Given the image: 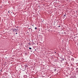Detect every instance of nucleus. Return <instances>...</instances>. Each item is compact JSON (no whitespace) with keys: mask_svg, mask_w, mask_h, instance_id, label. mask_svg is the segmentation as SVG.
Masks as SVG:
<instances>
[{"mask_svg":"<svg viewBox=\"0 0 78 78\" xmlns=\"http://www.w3.org/2000/svg\"><path fill=\"white\" fill-rule=\"evenodd\" d=\"M17 30H18L17 29H13V32H16V33H17Z\"/></svg>","mask_w":78,"mask_h":78,"instance_id":"nucleus-1","label":"nucleus"},{"mask_svg":"<svg viewBox=\"0 0 78 78\" xmlns=\"http://www.w3.org/2000/svg\"><path fill=\"white\" fill-rule=\"evenodd\" d=\"M24 66H25V68L28 67V65H25Z\"/></svg>","mask_w":78,"mask_h":78,"instance_id":"nucleus-2","label":"nucleus"},{"mask_svg":"<svg viewBox=\"0 0 78 78\" xmlns=\"http://www.w3.org/2000/svg\"><path fill=\"white\" fill-rule=\"evenodd\" d=\"M66 16V14L65 13V14L63 15V17H64L65 18V17Z\"/></svg>","mask_w":78,"mask_h":78,"instance_id":"nucleus-3","label":"nucleus"},{"mask_svg":"<svg viewBox=\"0 0 78 78\" xmlns=\"http://www.w3.org/2000/svg\"><path fill=\"white\" fill-rule=\"evenodd\" d=\"M23 69V71H24V70H26V68H25Z\"/></svg>","mask_w":78,"mask_h":78,"instance_id":"nucleus-4","label":"nucleus"},{"mask_svg":"<svg viewBox=\"0 0 78 78\" xmlns=\"http://www.w3.org/2000/svg\"><path fill=\"white\" fill-rule=\"evenodd\" d=\"M24 55L25 56H27V53H24Z\"/></svg>","mask_w":78,"mask_h":78,"instance_id":"nucleus-5","label":"nucleus"},{"mask_svg":"<svg viewBox=\"0 0 78 78\" xmlns=\"http://www.w3.org/2000/svg\"><path fill=\"white\" fill-rule=\"evenodd\" d=\"M57 70V69H56V68H55V69H54V71H56Z\"/></svg>","mask_w":78,"mask_h":78,"instance_id":"nucleus-6","label":"nucleus"},{"mask_svg":"<svg viewBox=\"0 0 78 78\" xmlns=\"http://www.w3.org/2000/svg\"><path fill=\"white\" fill-rule=\"evenodd\" d=\"M28 44L29 45H31V43H28Z\"/></svg>","mask_w":78,"mask_h":78,"instance_id":"nucleus-7","label":"nucleus"},{"mask_svg":"<svg viewBox=\"0 0 78 78\" xmlns=\"http://www.w3.org/2000/svg\"><path fill=\"white\" fill-rule=\"evenodd\" d=\"M29 50H31V48L29 47Z\"/></svg>","mask_w":78,"mask_h":78,"instance_id":"nucleus-8","label":"nucleus"},{"mask_svg":"<svg viewBox=\"0 0 78 78\" xmlns=\"http://www.w3.org/2000/svg\"><path fill=\"white\" fill-rule=\"evenodd\" d=\"M35 30H37V27H35Z\"/></svg>","mask_w":78,"mask_h":78,"instance_id":"nucleus-9","label":"nucleus"},{"mask_svg":"<svg viewBox=\"0 0 78 78\" xmlns=\"http://www.w3.org/2000/svg\"><path fill=\"white\" fill-rule=\"evenodd\" d=\"M62 61H64V58L62 59Z\"/></svg>","mask_w":78,"mask_h":78,"instance_id":"nucleus-10","label":"nucleus"},{"mask_svg":"<svg viewBox=\"0 0 78 78\" xmlns=\"http://www.w3.org/2000/svg\"><path fill=\"white\" fill-rule=\"evenodd\" d=\"M61 27V26H58V27Z\"/></svg>","mask_w":78,"mask_h":78,"instance_id":"nucleus-11","label":"nucleus"},{"mask_svg":"<svg viewBox=\"0 0 78 78\" xmlns=\"http://www.w3.org/2000/svg\"><path fill=\"white\" fill-rule=\"evenodd\" d=\"M16 34H17V33H16Z\"/></svg>","mask_w":78,"mask_h":78,"instance_id":"nucleus-12","label":"nucleus"},{"mask_svg":"<svg viewBox=\"0 0 78 78\" xmlns=\"http://www.w3.org/2000/svg\"><path fill=\"white\" fill-rule=\"evenodd\" d=\"M31 28H29V29H31Z\"/></svg>","mask_w":78,"mask_h":78,"instance_id":"nucleus-13","label":"nucleus"},{"mask_svg":"<svg viewBox=\"0 0 78 78\" xmlns=\"http://www.w3.org/2000/svg\"><path fill=\"white\" fill-rule=\"evenodd\" d=\"M38 7H40V6H39V5Z\"/></svg>","mask_w":78,"mask_h":78,"instance_id":"nucleus-14","label":"nucleus"},{"mask_svg":"<svg viewBox=\"0 0 78 78\" xmlns=\"http://www.w3.org/2000/svg\"><path fill=\"white\" fill-rule=\"evenodd\" d=\"M8 12L9 13V12L8 11Z\"/></svg>","mask_w":78,"mask_h":78,"instance_id":"nucleus-15","label":"nucleus"},{"mask_svg":"<svg viewBox=\"0 0 78 78\" xmlns=\"http://www.w3.org/2000/svg\"><path fill=\"white\" fill-rule=\"evenodd\" d=\"M73 60H74V59H73Z\"/></svg>","mask_w":78,"mask_h":78,"instance_id":"nucleus-16","label":"nucleus"},{"mask_svg":"<svg viewBox=\"0 0 78 78\" xmlns=\"http://www.w3.org/2000/svg\"><path fill=\"white\" fill-rule=\"evenodd\" d=\"M35 51H36V49H35Z\"/></svg>","mask_w":78,"mask_h":78,"instance_id":"nucleus-17","label":"nucleus"},{"mask_svg":"<svg viewBox=\"0 0 78 78\" xmlns=\"http://www.w3.org/2000/svg\"><path fill=\"white\" fill-rule=\"evenodd\" d=\"M6 58H7L6 57L5 58V59H6Z\"/></svg>","mask_w":78,"mask_h":78,"instance_id":"nucleus-18","label":"nucleus"},{"mask_svg":"<svg viewBox=\"0 0 78 78\" xmlns=\"http://www.w3.org/2000/svg\"><path fill=\"white\" fill-rule=\"evenodd\" d=\"M56 53V52H55V53Z\"/></svg>","mask_w":78,"mask_h":78,"instance_id":"nucleus-19","label":"nucleus"},{"mask_svg":"<svg viewBox=\"0 0 78 78\" xmlns=\"http://www.w3.org/2000/svg\"><path fill=\"white\" fill-rule=\"evenodd\" d=\"M76 43H77V42H76Z\"/></svg>","mask_w":78,"mask_h":78,"instance_id":"nucleus-20","label":"nucleus"},{"mask_svg":"<svg viewBox=\"0 0 78 78\" xmlns=\"http://www.w3.org/2000/svg\"><path fill=\"white\" fill-rule=\"evenodd\" d=\"M71 54H72V53H71Z\"/></svg>","mask_w":78,"mask_h":78,"instance_id":"nucleus-21","label":"nucleus"},{"mask_svg":"<svg viewBox=\"0 0 78 78\" xmlns=\"http://www.w3.org/2000/svg\"><path fill=\"white\" fill-rule=\"evenodd\" d=\"M1 71H2V70H1Z\"/></svg>","mask_w":78,"mask_h":78,"instance_id":"nucleus-22","label":"nucleus"},{"mask_svg":"<svg viewBox=\"0 0 78 78\" xmlns=\"http://www.w3.org/2000/svg\"><path fill=\"white\" fill-rule=\"evenodd\" d=\"M31 30H32V29H31Z\"/></svg>","mask_w":78,"mask_h":78,"instance_id":"nucleus-23","label":"nucleus"},{"mask_svg":"<svg viewBox=\"0 0 78 78\" xmlns=\"http://www.w3.org/2000/svg\"><path fill=\"white\" fill-rule=\"evenodd\" d=\"M44 20H43V21H44Z\"/></svg>","mask_w":78,"mask_h":78,"instance_id":"nucleus-24","label":"nucleus"},{"mask_svg":"<svg viewBox=\"0 0 78 78\" xmlns=\"http://www.w3.org/2000/svg\"><path fill=\"white\" fill-rule=\"evenodd\" d=\"M32 26H33V25Z\"/></svg>","mask_w":78,"mask_h":78,"instance_id":"nucleus-25","label":"nucleus"}]
</instances>
